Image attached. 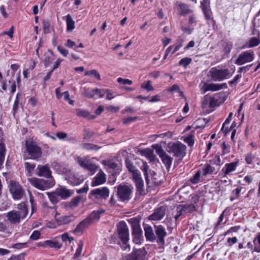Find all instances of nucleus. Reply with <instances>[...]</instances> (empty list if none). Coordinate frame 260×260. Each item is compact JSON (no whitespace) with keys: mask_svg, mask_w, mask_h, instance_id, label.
<instances>
[{"mask_svg":"<svg viewBox=\"0 0 260 260\" xmlns=\"http://www.w3.org/2000/svg\"><path fill=\"white\" fill-rule=\"evenodd\" d=\"M149 169V166L146 162H143V165L141 167V169L144 172L145 178L146 181L148 180V174L147 171Z\"/></svg>","mask_w":260,"mask_h":260,"instance_id":"nucleus-53","label":"nucleus"},{"mask_svg":"<svg viewBox=\"0 0 260 260\" xmlns=\"http://www.w3.org/2000/svg\"><path fill=\"white\" fill-rule=\"evenodd\" d=\"M183 42V40L182 39H178L177 40L176 43L174 45H173L174 49L172 51V54L174 53L175 52L178 51L182 46Z\"/></svg>","mask_w":260,"mask_h":260,"instance_id":"nucleus-48","label":"nucleus"},{"mask_svg":"<svg viewBox=\"0 0 260 260\" xmlns=\"http://www.w3.org/2000/svg\"><path fill=\"white\" fill-rule=\"evenodd\" d=\"M57 50L59 52V53L63 56H67L69 53V51L68 50L62 48L60 46H57Z\"/></svg>","mask_w":260,"mask_h":260,"instance_id":"nucleus-61","label":"nucleus"},{"mask_svg":"<svg viewBox=\"0 0 260 260\" xmlns=\"http://www.w3.org/2000/svg\"><path fill=\"white\" fill-rule=\"evenodd\" d=\"M226 88H227V85L225 83L221 84L204 83L201 87V91L202 93L204 94L208 91H215Z\"/></svg>","mask_w":260,"mask_h":260,"instance_id":"nucleus-15","label":"nucleus"},{"mask_svg":"<svg viewBox=\"0 0 260 260\" xmlns=\"http://www.w3.org/2000/svg\"><path fill=\"white\" fill-rule=\"evenodd\" d=\"M6 149L5 145L3 142H0V169L5 160Z\"/></svg>","mask_w":260,"mask_h":260,"instance_id":"nucleus-34","label":"nucleus"},{"mask_svg":"<svg viewBox=\"0 0 260 260\" xmlns=\"http://www.w3.org/2000/svg\"><path fill=\"white\" fill-rule=\"evenodd\" d=\"M141 87L146 89L147 91H152L154 90V88L151 85V82L150 81H148L147 83H143L141 84Z\"/></svg>","mask_w":260,"mask_h":260,"instance_id":"nucleus-51","label":"nucleus"},{"mask_svg":"<svg viewBox=\"0 0 260 260\" xmlns=\"http://www.w3.org/2000/svg\"><path fill=\"white\" fill-rule=\"evenodd\" d=\"M106 93L105 89L95 88V92L94 93V96L96 95L99 98H103Z\"/></svg>","mask_w":260,"mask_h":260,"instance_id":"nucleus-52","label":"nucleus"},{"mask_svg":"<svg viewBox=\"0 0 260 260\" xmlns=\"http://www.w3.org/2000/svg\"><path fill=\"white\" fill-rule=\"evenodd\" d=\"M55 219L58 223L60 225L68 224L75 220V217L72 215H56Z\"/></svg>","mask_w":260,"mask_h":260,"instance_id":"nucleus-24","label":"nucleus"},{"mask_svg":"<svg viewBox=\"0 0 260 260\" xmlns=\"http://www.w3.org/2000/svg\"><path fill=\"white\" fill-rule=\"evenodd\" d=\"M239 161L232 162L231 163L226 164L221 170V172L223 174V176L225 177L229 173L234 171L238 166Z\"/></svg>","mask_w":260,"mask_h":260,"instance_id":"nucleus-23","label":"nucleus"},{"mask_svg":"<svg viewBox=\"0 0 260 260\" xmlns=\"http://www.w3.org/2000/svg\"><path fill=\"white\" fill-rule=\"evenodd\" d=\"M209 74L212 79L214 81H220L230 76V72L228 69L218 70L215 68H212Z\"/></svg>","mask_w":260,"mask_h":260,"instance_id":"nucleus-11","label":"nucleus"},{"mask_svg":"<svg viewBox=\"0 0 260 260\" xmlns=\"http://www.w3.org/2000/svg\"><path fill=\"white\" fill-rule=\"evenodd\" d=\"M9 191L14 200H20L23 197L25 191L22 186L18 182L11 181Z\"/></svg>","mask_w":260,"mask_h":260,"instance_id":"nucleus-10","label":"nucleus"},{"mask_svg":"<svg viewBox=\"0 0 260 260\" xmlns=\"http://www.w3.org/2000/svg\"><path fill=\"white\" fill-rule=\"evenodd\" d=\"M83 199V197L81 195L75 197L70 202V206L71 208L77 207L79 205V204L82 201Z\"/></svg>","mask_w":260,"mask_h":260,"instance_id":"nucleus-36","label":"nucleus"},{"mask_svg":"<svg viewBox=\"0 0 260 260\" xmlns=\"http://www.w3.org/2000/svg\"><path fill=\"white\" fill-rule=\"evenodd\" d=\"M222 148L223 150L221 155H224L230 152V148L229 145H227L225 142L222 144Z\"/></svg>","mask_w":260,"mask_h":260,"instance_id":"nucleus-60","label":"nucleus"},{"mask_svg":"<svg viewBox=\"0 0 260 260\" xmlns=\"http://www.w3.org/2000/svg\"><path fill=\"white\" fill-rule=\"evenodd\" d=\"M90 224V223L89 222V219L85 218L77 225L73 232L77 234L81 233L83 232V230L87 228Z\"/></svg>","mask_w":260,"mask_h":260,"instance_id":"nucleus-26","label":"nucleus"},{"mask_svg":"<svg viewBox=\"0 0 260 260\" xmlns=\"http://www.w3.org/2000/svg\"><path fill=\"white\" fill-rule=\"evenodd\" d=\"M201 7L206 19L214 21L212 17V12L210 8L209 0H202L201 1Z\"/></svg>","mask_w":260,"mask_h":260,"instance_id":"nucleus-20","label":"nucleus"},{"mask_svg":"<svg viewBox=\"0 0 260 260\" xmlns=\"http://www.w3.org/2000/svg\"><path fill=\"white\" fill-rule=\"evenodd\" d=\"M66 17L67 22V31L68 32H71L75 27V21L72 19L70 14H68Z\"/></svg>","mask_w":260,"mask_h":260,"instance_id":"nucleus-33","label":"nucleus"},{"mask_svg":"<svg viewBox=\"0 0 260 260\" xmlns=\"http://www.w3.org/2000/svg\"><path fill=\"white\" fill-rule=\"evenodd\" d=\"M110 194V190L107 187H102L91 190L89 194L88 198L96 202L100 200H106Z\"/></svg>","mask_w":260,"mask_h":260,"instance_id":"nucleus-7","label":"nucleus"},{"mask_svg":"<svg viewBox=\"0 0 260 260\" xmlns=\"http://www.w3.org/2000/svg\"><path fill=\"white\" fill-rule=\"evenodd\" d=\"M238 242V239L236 237L232 238H228L227 239V243L229 246H231L232 244H235Z\"/></svg>","mask_w":260,"mask_h":260,"instance_id":"nucleus-64","label":"nucleus"},{"mask_svg":"<svg viewBox=\"0 0 260 260\" xmlns=\"http://www.w3.org/2000/svg\"><path fill=\"white\" fill-rule=\"evenodd\" d=\"M103 164L106 166L108 169H114L117 167V164L112 160H103Z\"/></svg>","mask_w":260,"mask_h":260,"instance_id":"nucleus-45","label":"nucleus"},{"mask_svg":"<svg viewBox=\"0 0 260 260\" xmlns=\"http://www.w3.org/2000/svg\"><path fill=\"white\" fill-rule=\"evenodd\" d=\"M144 230L146 240L152 242L155 241L156 236L152 228L147 224L144 226Z\"/></svg>","mask_w":260,"mask_h":260,"instance_id":"nucleus-25","label":"nucleus"},{"mask_svg":"<svg viewBox=\"0 0 260 260\" xmlns=\"http://www.w3.org/2000/svg\"><path fill=\"white\" fill-rule=\"evenodd\" d=\"M28 214V209L24 202L18 204L16 209L8 212L6 214L7 220L12 224H18L26 218Z\"/></svg>","mask_w":260,"mask_h":260,"instance_id":"nucleus-1","label":"nucleus"},{"mask_svg":"<svg viewBox=\"0 0 260 260\" xmlns=\"http://www.w3.org/2000/svg\"><path fill=\"white\" fill-rule=\"evenodd\" d=\"M28 181L32 186L41 190H47L53 186L55 183L53 178L45 180L34 177L29 178Z\"/></svg>","mask_w":260,"mask_h":260,"instance_id":"nucleus-6","label":"nucleus"},{"mask_svg":"<svg viewBox=\"0 0 260 260\" xmlns=\"http://www.w3.org/2000/svg\"><path fill=\"white\" fill-rule=\"evenodd\" d=\"M19 104L18 94H17L13 106L12 112L13 116H15L16 113L17 112Z\"/></svg>","mask_w":260,"mask_h":260,"instance_id":"nucleus-54","label":"nucleus"},{"mask_svg":"<svg viewBox=\"0 0 260 260\" xmlns=\"http://www.w3.org/2000/svg\"><path fill=\"white\" fill-rule=\"evenodd\" d=\"M202 174V171L199 170L196 173L189 179V181L193 184L198 183L201 181V176Z\"/></svg>","mask_w":260,"mask_h":260,"instance_id":"nucleus-35","label":"nucleus"},{"mask_svg":"<svg viewBox=\"0 0 260 260\" xmlns=\"http://www.w3.org/2000/svg\"><path fill=\"white\" fill-rule=\"evenodd\" d=\"M88 185L87 183H86L82 188L77 189V192L78 193H86L88 191Z\"/></svg>","mask_w":260,"mask_h":260,"instance_id":"nucleus-63","label":"nucleus"},{"mask_svg":"<svg viewBox=\"0 0 260 260\" xmlns=\"http://www.w3.org/2000/svg\"><path fill=\"white\" fill-rule=\"evenodd\" d=\"M67 180L69 184L73 186L79 185L83 181V178L78 177L75 175L69 176Z\"/></svg>","mask_w":260,"mask_h":260,"instance_id":"nucleus-30","label":"nucleus"},{"mask_svg":"<svg viewBox=\"0 0 260 260\" xmlns=\"http://www.w3.org/2000/svg\"><path fill=\"white\" fill-rule=\"evenodd\" d=\"M83 246V242L82 241H80L78 244V248L76 249V252L74 254V258H76L81 255Z\"/></svg>","mask_w":260,"mask_h":260,"instance_id":"nucleus-46","label":"nucleus"},{"mask_svg":"<svg viewBox=\"0 0 260 260\" xmlns=\"http://www.w3.org/2000/svg\"><path fill=\"white\" fill-rule=\"evenodd\" d=\"M140 153L142 155L145 156L151 161H154L155 159V155L153 153V151L150 148H146L140 150Z\"/></svg>","mask_w":260,"mask_h":260,"instance_id":"nucleus-28","label":"nucleus"},{"mask_svg":"<svg viewBox=\"0 0 260 260\" xmlns=\"http://www.w3.org/2000/svg\"><path fill=\"white\" fill-rule=\"evenodd\" d=\"M52 172L49 168L46 165H38L36 170V175L40 177L46 178H53L51 176Z\"/></svg>","mask_w":260,"mask_h":260,"instance_id":"nucleus-17","label":"nucleus"},{"mask_svg":"<svg viewBox=\"0 0 260 260\" xmlns=\"http://www.w3.org/2000/svg\"><path fill=\"white\" fill-rule=\"evenodd\" d=\"M182 206L183 207V210L185 214L190 213L196 210V207L192 204L182 205Z\"/></svg>","mask_w":260,"mask_h":260,"instance_id":"nucleus-40","label":"nucleus"},{"mask_svg":"<svg viewBox=\"0 0 260 260\" xmlns=\"http://www.w3.org/2000/svg\"><path fill=\"white\" fill-rule=\"evenodd\" d=\"M105 211V210L102 209L94 210L86 218L89 219V222L91 224L93 221L99 220L101 214L104 213Z\"/></svg>","mask_w":260,"mask_h":260,"instance_id":"nucleus-27","label":"nucleus"},{"mask_svg":"<svg viewBox=\"0 0 260 260\" xmlns=\"http://www.w3.org/2000/svg\"><path fill=\"white\" fill-rule=\"evenodd\" d=\"M132 228L133 240L136 244H141L143 241V231L140 228V220L136 218H132L128 220Z\"/></svg>","mask_w":260,"mask_h":260,"instance_id":"nucleus-4","label":"nucleus"},{"mask_svg":"<svg viewBox=\"0 0 260 260\" xmlns=\"http://www.w3.org/2000/svg\"><path fill=\"white\" fill-rule=\"evenodd\" d=\"M254 158V155H253L251 153H248L246 155L245 161L247 164H251Z\"/></svg>","mask_w":260,"mask_h":260,"instance_id":"nucleus-59","label":"nucleus"},{"mask_svg":"<svg viewBox=\"0 0 260 260\" xmlns=\"http://www.w3.org/2000/svg\"><path fill=\"white\" fill-rule=\"evenodd\" d=\"M56 189L61 200L67 199L72 196L74 193V190L68 189L64 186H60V187L56 188Z\"/></svg>","mask_w":260,"mask_h":260,"instance_id":"nucleus-22","label":"nucleus"},{"mask_svg":"<svg viewBox=\"0 0 260 260\" xmlns=\"http://www.w3.org/2000/svg\"><path fill=\"white\" fill-rule=\"evenodd\" d=\"M10 71L8 70L6 73L7 77L8 78V84H7V83H3L2 85V89L4 90L10 89L11 93H13L16 91V83L15 80L12 78V77H10Z\"/></svg>","mask_w":260,"mask_h":260,"instance_id":"nucleus-19","label":"nucleus"},{"mask_svg":"<svg viewBox=\"0 0 260 260\" xmlns=\"http://www.w3.org/2000/svg\"><path fill=\"white\" fill-rule=\"evenodd\" d=\"M38 245L43 247L44 248H59L61 245L57 242L52 241L51 240H46L42 243H39Z\"/></svg>","mask_w":260,"mask_h":260,"instance_id":"nucleus-29","label":"nucleus"},{"mask_svg":"<svg viewBox=\"0 0 260 260\" xmlns=\"http://www.w3.org/2000/svg\"><path fill=\"white\" fill-rule=\"evenodd\" d=\"M82 148L87 150H98L101 147L91 143H85L82 144Z\"/></svg>","mask_w":260,"mask_h":260,"instance_id":"nucleus-37","label":"nucleus"},{"mask_svg":"<svg viewBox=\"0 0 260 260\" xmlns=\"http://www.w3.org/2000/svg\"><path fill=\"white\" fill-rule=\"evenodd\" d=\"M35 167L36 165L35 164H31L28 162H25L24 163L25 169L29 176H31Z\"/></svg>","mask_w":260,"mask_h":260,"instance_id":"nucleus-41","label":"nucleus"},{"mask_svg":"<svg viewBox=\"0 0 260 260\" xmlns=\"http://www.w3.org/2000/svg\"><path fill=\"white\" fill-rule=\"evenodd\" d=\"M254 53L252 51L243 52L239 55L235 63L238 66H241L250 62L254 59Z\"/></svg>","mask_w":260,"mask_h":260,"instance_id":"nucleus-13","label":"nucleus"},{"mask_svg":"<svg viewBox=\"0 0 260 260\" xmlns=\"http://www.w3.org/2000/svg\"><path fill=\"white\" fill-rule=\"evenodd\" d=\"M260 43V40L255 38L252 37L249 42V44L247 47H253L257 46Z\"/></svg>","mask_w":260,"mask_h":260,"instance_id":"nucleus-47","label":"nucleus"},{"mask_svg":"<svg viewBox=\"0 0 260 260\" xmlns=\"http://www.w3.org/2000/svg\"><path fill=\"white\" fill-rule=\"evenodd\" d=\"M116 195L121 202L127 203L133 197L134 187L130 184H120L115 186Z\"/></svg>","mask_w":260,"mask_h":260,"instance_id":"nucleus-3","label":"nucleus"},{"mask_svg":"<svg viewBox=\"0 0 260 260\" xmlns=\"http://www.w3.org/2000/svg\"><path fill=\"white\" fill-rule=\"evenodd\" d=\"M95 92V89H90L89 88H83V94L84 95L88 98H93L94 97V93Z\"/></svg>","mask_w":260,"mask_h":260,"instance_id":"nucleus-42","label":"nucleus"},{"mask_svg":"<svg viewBox=\"0 0 260 260\" xmlns=\"http://www.w3.org/2000/svg\"><path fill=\"white\" fill-rule=\"evenodd\" d=\"M57 192V191L56 189L54 191L51 192H46V194L48 195L50 201L53 204H55L57 203L61 200L59 196L58 195V193Z\"/></svg>","mask_w":260,"mask_h":260,"instance_id":"nucleus-32","label":"nucleus"},{"mask_svg":"<svg viewBox=\"0 0 260 260\" xmlns=\"http://www.w3.org/2000/svg\"><path fill=\"white\" fill-rule=\"evenodd\" d=\"M192 61V59L189 57H184L182 58L179 62L178 64L180 66H182L186 68Z\"/></svg>","mask_w":260,"mask_h":260,"instance_id":"nucleus-43","label":"nucleus"},{"mask_svg":"<svg viewBox=\"0 0 260 260\" xmlns=\"http://www.w3.org/2000/svg\"><path fill=\"white\" fill-rule=\"evenodd\" d=\"M170 152L174 154V155L177 157L179 159L181 160L186 154V146L181 143L177 141L173 143L169 146Z\"/></svg>","mask_w":260,"mask_h":260,"instance_id":"nucleus-9","label":"nucleus"},{"mask_svg":"<svg viewBox=\"0 0 260 260\" xmlns=\"http://www.w3.org/2000/svg\"><path fill=\"white\" fill-rule=\"evenodd\" d=\"M179 8L181 10L180 13L182 15H185L189 13L190 10L188 6L184 4H179Z\"/></svg>","mask_w":260,"mask_h":260,"instance_id":"nucleus-49","label":"nucleus"},{"mask_svg":"<svg viewBox=\"0 0 260 260\" xmlns=\"http://www.w3.org/2000/svg\"><path fill=\"white\" fill-rule=\"evenodd\" d=\"M135 185L137 188V191L140 195H143L145 193L144 188L143 180H140V181L136 182Z\"/></svg>","mask_w":260,"mask_h":260,"instance_id":"nucleus-39","label":"nucleus"},{"mask_svg":"<svg viewBox=\"0 0 260 260\" xmlns=\"http://www.w3.org/2000/svg\"><path fill=\"white\" fill-rule=\"evenodd\" d=\"M167 207L161 206L155 209L153 213L149 216V218L152 220H160L165 215Z\"/></svg>","mask_w":260,"mask_h":260,"instance_id":"nucleus-18","label":"nucleus"},{"mask_svg":"<svg viewBox=\"0 0 260 260\" xmlns=\"http://www.w3.org/2000/svg\"><path fill=\"white\" fill-rule=\"evenodd\" d=\"M118 237L122 242L121 247L123 250L129 249V230L126 223L122 221H120L118 225Z\"/></svg>","mask_w":260,"mask_h":260,"instance_id":"nucleus-5","label":"nucleus"},{"mask_svg":"<svg viewBox=\"0 0 260 260\" xmlns=\"http://www.w3.org/2000/svg\"><path fill=\"white\" fill-rule=\"evenodd\" d=\"M76 114L79 116L83 118H86L88 119H93L95 118V116L91 115L90 113L83 109H77L76 110Z\"/></svg>","mask_w":260,"mask_h":260,"instance_id":"nucleus-31","label":"nucleus"},{"mask_svg":"<svg viewBox=\"0 0 260 260\" xmlns=\"http://www.w3.org/2000/svg\"><path fill=\"white\" fill-rule=\"evenodd\" d=\"M156 153L160 157L162 162L167 169H169L172 165L173 157L167 154L160 146L156 145L154 146Z\"/></svg>","mask_w":260,"mask_h":260,"instance_id":"nucleus-12","label":"nucleus"},{"mask_svg":"<svg viewBox=\"0 0 260 260\" xmlns=\"http://www.w3.org/2000/svg\"><path fill=\"white\" fill-rule=\"evenodd\" d=\"M89 157H78L77 161L78 164L85 170H87L90 172L91 175H93L98 170V166L93 162L92 159Z\"/></svg>","mask_w":260,"mask_h":260,"instance_id":"nucleus-8","label":"nucleus"},{"mask_svg":"<svg viewBox=\"0 0 260 260\" xmlns=\"http://www.w3.org/2000/svg\"><path fill=\"white\" fill-rule=\"evenodd\" d=\"M117 82L120 84H128L131 85L132 84V81L128 79H123L122 78H118L117 79Z\"/></svg>","mask_w":260,"mask_h":260,"instance_id":"nucleus-58","label":"nucleus"},{"mask_svg":"<svg viewBox=\"0 0 260 260\" xmlns=\"http://www.w3.org/2000/svg\"><path fill=\"white\" fill-rule=\"evenodd\" d=\"M146 254L147 251L144 248H140L128 254L125 260H145Z\"/></svg>","mask_w":260,"mask_h":260,"instance_id":"nucleus-16","label":"nucleus"},{"mask_svg":"<svg viewBox=\"0 0 260 260\" xmlns=\"http://www.w3.org/2000/svg\"><path fill=\"white\" fill-rule=\"evenodd\" d=\"M184 141L188 144L189 146H191L194 144V140L193 139V136L189 135L185 137L184 139Z\"/></svg>","mask_w":260,"mask_h":260,"instance_id":"nucleus-55","label":"nucleus"},{"mask_svg":"<svg viewBox=\"0 0 260 260\" xmlns=\"http://www.w3.org/2000/svg\"><path fill=\"white\" fill-rule=\"evenodd\" d=\"M106 181V175L102 170L93 178L91 185L96 186L104 183Z\"/></svg>","mask_w":260,"mask_h":260,"instance_id":"nucleus-21","label":"nucleus"},{"mask_svg":"<svg viewBox=\"0 0 260 260\" xmlns=\"http://www.w3.org/2000/svg\"><path fill=\"white\" fill-rule=\"evenodd\" d=\"M133 174V178L135 182H137L138 181H140V180H143L141 176L140 172L139 170H136L134 171Z\"/></svg>","mask_w":260,"mask_h":260,"instance_id":"nucleus-50","label":"nucleus"},{"mask_svg":"<svg viewBox=\"0 0 260 260\" xmlns=\"http://www.w3.org/2000/svg\"><path fill=\"white\" fill-rule=\"evenodd\" d=\"M85 76L91 75L93 76L96 79L99 80H101V76L99 72L96 70H92L90 71H87L85 72Z\"/></svg>","mask_w":260,"mask_h":260,"instance_id":"nucleus-44","label":"nucleus"},{"mask_svg":"<svg viewBox=\"0 0 260 260\" xmlns=\"http://www.w3.org/2000/svg\"><path fill=\"white\" fill-rule=\"evenodd\" d=\"M215 171L214 167H211L208 164H206L203 168L202 173L203 176H206L207 174H211Z\"/></svg>","mask_w":260,"mask_h":260,"instance_id":"nucleus-38","label":"nucleus"},{"mask_svg":"<svg viewBox=\"0 0 260 260\" xmlns=\"http://www.w3.org/2000/svg\"><path fill=\"white\" fill-rule=\"evenodd\" d=\"M155 235L156 242L163 245L165 243V237L167 236V233L165 228L162 225H155Z\"/></svg>","mask_w":260,"mask_h":260,"instance_id":"nucleus-14","label":"nucleus"},{"mask_svg":"<svg viewBox=\"0 0 260 260\" xmlns=\"http://www.w3.org/2000/svg\"><path fill=\"white\" fill-rule=\"evenodd\" d=\"M105 91H106V93L107 94L106 98L107 100H111L116 95V94L114 92L109 89H105Z\"/></svg>","mask_w":260,"mask_h":260,"instance_id":"nucleus-57","label":"nucleus"},{"mask_svg":"<svg viewBox=\"0 0 260 260\" xmlns=\"http://www.w3.org/2000/svg\"><path fill=\"white\" fill-rule=\"evenodd\" d=\"M137 117H129L123 119V122L124 124H128L134 121L136 119H137Z\"/></svg>","mask_w":260,"mask_h":260,"instance_id":"nucleus-62","label":"nucleus"},{"mask_svg":"<svg viewBox=\"0 0 260 260\" xmlns=\"http://www.w3.org/2000/svg\"><path fill=\"white\" fill-rule=\"evenodd\" d=\"M25 150L24 151V159L39 160L42 156L41 148L37 144L30 140H27L25 143Z\"/></svg>","mask_w":260,"mask_h":260,"instance_id":"nucleus-2","label":"nucleus"},{"mask_svg":"<svg viewBox=\"0 0 260 260\" xmlns=\"http://www.w3.org/2000/svg\"><path fill=\"white\" fill-rule=\"evenodd\" d=\"M40 236V232L38 230H35L30 235V239L33 240H37L39 239Z\"/></svg>","mask_w":260,"mask_h":260,"instance_id":"nucleus-56","label":"nucleus"}]
</instances>
